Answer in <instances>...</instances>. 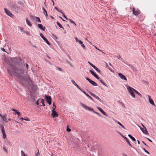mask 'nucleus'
<instances>
[{"mask_svg": "<svg viewBox=\"0 0 156 156\" xmlns=\"http://www.w3.org/2000/svg\"><path fill=\"white\" fill-rule=\"evenodd\" d=\"M10 67L13 70L14 76L20 80V83L23 86H26L31 83V80L28 76H23L20 75L24 73V70L18 68L12 64L10 65Z\"/></svg>", "mask_w": 156, "mask_h": 156, "instance_id": "f257e3e1", "label": "nucleus"}, {"mask_svg": "<svg viewBox=\"0 0 156 156\" xmlns=\"http://www.w3.org/2000/svg\"><path fill=\"white\" fill-rule=\"evenodd\" d=\"M80 105L82 106V107H83V108L87 110H89L90 111H92L93 113L97 114L99 116L101 117H102V116L101 115H100L99 113L98 112L94 111V109L93 108H90L88 107H87V106H86V105L83 104V103L80 102Z\"/></svg>", "mask_w": 156, "mask_h": 156, "instance_id": "f03ea898", "label": "nucleus"}, {"mask_svg": "<svg viewBox=\"0 0 156 156\" xmlns=\"http://www.w3.org/2000/svg\"><path fill=\"white\" fill-rule=\"evenodd\" d=\"M126 88L131 94V95L132 97L133 98H135V96L133 92H134V90H135L133 88L129 86H127Z\"/></svg>", "mask_w": 156, "mask_h": 156, "instance_id": "7ed1b4c3", "label": "nucleus"}, {"mask_svg": "<svg viewBox=\"0 0 156 156\" xmlns=\"http://www.w3.org/2000/svg\"><path fill=\"white\" fill-rule=\"evenodd\" d=\"M11 9V10H12L15 11L16 12H18L19 11V10L18 8H20V7H18L17 6V5L16 4H14L12 5L10 7Z\"/></svg>", "mask_w": 156, "mask_h": 156, "instance_id": "20e7f679", "label": "nucleus"}, {"mask_svg": "<svg viewBox=\"0 0 156 156\" xmlns=\"http://www.w3.org/2000/svg\"><path fill=\"white\" fill-rule=\"evenodd\" d=\"M52 110H51L52 112L51 113V115L53 118L57 117L58 116V114L57 112L55 110L56 109V107L55 108L52 107Z\"/></svg>", "mask_w": 156, "mask_h": 156, "instance_id": "39448f33", "label": "nucleus"}, {"mask_svg": "<svg viewBox=\"0 0 156 156\" xmlns=\"http://www.w3.org/2000/svg\"><path fill=\"white\" fill-rule=\"evenodd\" d=\"M45 98L46 99V102L48 104L50 105L51 103V98L50 96L47 95H45Z\"/></svg>", "mask_w": 156, "mask_h": 156, "instance_id": "423d86ee", "label": "nucleus"}, {"mask_svg": "<svg viewBox=\"0 0 156 156\" xmlns=\"http://www.w3.org/2000/svg\"><path fill=\"white\" fill-rule=\"evenodd\" d=\"M86 80H88V82L93 86H98V84L96 83H95L94 81L90 80L89 78L88 77H86Z\"/></svg>", "mask_w": 156, "mask_h": 156, "instance_id": "0eeeda50", "label": "nucleus"}, {"mask_svg": "<svg viewBox=\"0 0 156 156\" xmlns=\"http://www.w3.org/2000/svg\"><path fill=\"white\" fill-rule=\"evenodd\" d=\"M40 36L41 37V38L43 39V40L46 42V43L48 44L49 45L50 44V43L48 41V40L41 33H40Z\"/></svg>", "mask_w": 156, "mask_h": 156, "instance_id": "6e6552de", "label": "nucleus"}, {"mask_svg": "<svg viewBox=\"0 0 156 156\" xmlns=\"http://www.w3.org/2000/svg\"><path fill=\"white\" fill-rule=\"evenodd\" d=\"M139 126V127L140 129L146 135L148 134V132L147 130L146 127L142 128L140 126Z\"/></svg>", "mask_w": 156, "mask_h": 156, "instance_id": "1a4fd4ad", "label": "nucleus"}, {"mask_svg": "<svg viewBox=\"0 0 156 156\" xmlns=\"http://www.w3.org/2000/svg\"><path fill=\"white\" fill-rule=\"evenodd\" d=\"M5 12L6 14L8 16H9L10 17H12L14 16L11 13H10V12L8 10L6 9H4Z\"/></svg>", "mask_w": 156, "mask_h": 156, "instance_id": "9d476101", "label": "nucleus"}, {"mask_svg": "<svg viewBox=\"0 0 156 156\" xmlns=\"http://www.w3.org/2000/svg\"><path fill=\"white\" fill-rule=\"evenodd\" d=\"M133 14L135 15H137L139 14L140 13L139 10H137L136 11L134 8H133Z\"/></svg>", "mask_w": 156, "mask_h": 156, "instance_id": "9b49d317", "label": "nucleus"}, {"mask_svg": "<svg viewBox=\"0 0 156 156\" xmlns=\"http://www.w3.org/2000/svg\"><path fill=\"white\" fill-rule=\"evenodd\" d=\"M89 71L98 80L100 79V78L98 77V76L93 71L91 70H90Z\"/></svg>", "mask_w": 156, "mask_h": 156, "instance_id": "f8f14e48", "label": "nucleus"}, {"mask_svg": "<svg viewBox=\"0 0 156 156\" xmlns=\"http://www.w3.org/2000/svg\"><path fill=\"white\" fill-rule=\"evenodd\" d=\"M119 76L122 79L127 81V79L126 76L120 73H118Z\"/></svg>", "mask_w": 156, "mask_h": 156, "instance_id": "ddd939ff", "label": "nucleus"}, {"mask_svg": "<svg viewBox=\"0 0 156 156\" xmlns=\"http://www.w3.org/2000/svg\"><path fill=\"white\" fill-rule=\"evenodd\" d=\"M97 108L103 114L107 116L108 115L106 114V113L101 108L98 107H97Z\"/></svg>", "mask_w": 156, "mask_h": 156, "instance_id": "4468645a", "label": "nucleus"}, {"mask_svg": "<svg viewBox=\"0 0 156 156\" xmlns=\"http://www.w3.org/2000/svg\"><path fill=\"white\" fill-rule=\"evenodd\" d=\"M37 26L41 30L43 31L45 30V27H43V25L42 24H37Z\"/></svg>", "mask_w": 156, "mask_h": 156, "instance_id": "2eb2a0df", "label": "nucleus"}, {"mask_svg": "<svg viewBox=\"0 0 156 156\" xmlns=\"http://www.w3.org/2000/svg\"><path fill=\"white\" fill-rule=\"evenodd\" d=\"M0 128H1L2 132H5L4 127L3 124H0Z\"/></svg>", "mask_w": 156, "mask_h": 156, "instance_id": "dca6fc26", "label": "nucleus"}, {"mask_svg": "<svg viewBox=\"0 0 156 156\" xmlns=\"http://www.w3.org/2000/svg\"><path fill=\"white\" fill-rule=\"evenodd\" d=\"M82 92L89 99L91 100H93L92 98L88 94L86 93L85 91H82Z\"/></svg>", "mask_w": 156, "mask_h": 156, "instance_id": "f3484780", "label": "nucleus"}, {"mask_svg": "<svg viewBox=\"0 0 156 156\" xmlns=\"http://www.w3.org/2000/svg\"><path fill=\"white\" fill-rule=\"evenodd\" d=\"M1 118H2L3 121L7 123L8 122V121L6 119V116L5 115H3Z\"/></svg>", "mask_w": 156, "mask_h": 156, "instance_id": "a211bd4d", "label": "nucleus"}, {"mask_svg": "<svg viewBox=\"0 0 156 156\" xmlns=\"http://www.w3.org/2000/svg\"><path fill=\"white\" fill-rule=\"evenodd\" d=\"M124 139L126 141V142L131 147H132V145L130 144L128 139L127 137H124Z\"/></svg>", "mask_w": 156, "mask_h": 156, "instance_id": "6ab92c4d", "label": "nucleus"}, {"mask_svg": "<svg viewBox=\"0 0 156 156\" xmlns=\"http://www.w3.org/2000/svg\"><path fill=\"white\" fill-rule=\"evenodd\" d=\"M42 9L44 11V12H43L45 16L46 17H47L48 16V14L47 13V11H46V10H45V9L43 7H42Z\"/></svg>", "mask_w": 156, "mask_h": 156, "instance_id": "aec40b11", "label": "nucleus"}, {"mask_svg": "<svg viewBox=\"0 0 156 156\" xmlns=\"http://www.w3.org/2000/svg\"><path fill=\"white\" fill-rule=\"evenodd\" d=\"M90 94L92 96H93V97H94V98H96V99H99L98 98L99 97H98L95 94H93V93H90Z\"/></svg>", "mask_w": 156, "mask_h": 156, "instance_id": "412c9836", "label": "nucleus"}, {"mask_svg": "<svg viewBox=\"0 0 156 156\" xmlns=\"http://www.w3.org/2000/svg\"><path fill=\"white\" fill-rule=\"evenodd\" d=\"M26 21L27 22V23L28 25L30 26H31L32 25L31 23H30V21L28 20L27 18L26 19Z\"/></svg>", "mask_w": 156, "mask_h": 156, "instance_id": "4be33fe9", "label": "nucleus"}, {"mask_svg": "<svg viewBox=\"0 0 156 156\" xmlns=\"http://www.w3.org/2000/svg\"><path fill=\"white\" fill-rule=\"evenodd\" d=\"M134 92L136 93V94L138 95L140 97H142L141 94L139 92H138L136 90H134Z\"/></svg>", "mask_w": 156, "mask_h": 156, "instance_id": "5701e85b", "label": "nucleus"}, {"mask_svg": "<svg viewBox=\"0 0 156 156\" xmlns=\"http://www.w3.org/2000/svg\"><path fill=\"white\" fill-rule=\"evenodd\" d=\"M149 102L151 105H154V102L152 99L149 100Z\"/></svg>", "mask_w": 156, "mask_h": 156, "instance_id": "b1692460", "label": "nucleus"}, {"mask_svg": "<svg viewBox=\"0 0 156 156\" xmlns=\"http://www.w3.org/2000/svg\"><path fill=\"white\" fill-rule=\"evenodd\" d=\"M57 24L60 28H62L63 29H64V28L63 27L61 24L58 22H57Z\"/></svg>", "mask_w": 156, "mask_h": 156, "instance_id": "393cba45", "label": "nucleus"}, {"mask_svg": "<svg viewBox=\"0 0 156 156\" xmlns=\"http://www.w3.org/2000/svg\"><path fill=\"white\" fill-rule=\"evenodd\" d=\"M68 20H69L70 22V23H71L73 24L74 25H75V26H76V24L73 20H71L70 19H69Z\"/></svg>", "mask_w": 156, "mask_h": 156, "instance_id": "a878e982", "label": "nucleus"}, {"mask_svg": "<svg viewBox=\"0 0 156 156\" xmlns=\"http://www.w3.org/2000/svg\"><path fill=\"white\" fill-rule=\"evenodd\" d=\"M71 81L72 82V83L75 85L76 87H77L78 85L76 83L75 81L73 80H71Z\"/></svg>", "mask_w": 156, "mask_h": 156, "instance_id": "bb28decb", "label": "nucleus"}, {"mask_svg": "<svg viewBox=\"0 0 156 156\" xmlns=\"http://www.w3.org/2000/svg\"><path fill=\"white\" fill-rule=\"evenodd\" d=\"M117 123L119 124L120 126L122 127L123 128L125 129H126V128L125 127L119 122H117Z\"/></svg>", "mask_w": 156, "mask_h": 156, "instance_id": "cd10ccee", "label": "nucleus"}, {"mask_svg": "<svg viewBox=\"0 0 156 156\" xmlns=\"http://www.w3.org/2000/svg\"><path fill=\"white\" fill-rule=\"evenodd\" d=\"M20 119L22 120V121H23V120H25L26 121H30V119L29 118H27V119L23 118L21 117L20 118Z\"/></svg>", "mask_w": 156, "mask_h": 156, "instance_id": "c85d7f7f", "label": "nucleus"}, {"mask_svg": "<svg viewBox=\"0 0 156 156\" xmlns=\"http://www.w3.org/2000/svg\"><path fill=\"white\" fill-rule=\"evenodd\" d=\"M18 4L19 5H24L23 3L20 1H18Z\"/></svg>", "mask_w": 156, "mask_h": 156, "instance_id": "c756f323", "label": "nucleus"}, {"mask_svg": "<svg viewBox=\"0 0 156 156\" xmlns=\"http://www.w3.org/2000/svg\"><path fill=\"white\" fill-rule=\"evenodd\" d=\"M36 21H38L39 23H41V21L40 20L39 17H36Z\"/></svg>", "mask_w": 156, "mask_h": 156, "instance_id": "7c9ffc66", "label": "nucleus"}, {"mask_svg": "<svg viewBox=\"0 0 156 156\" xmlns=\"http://www.w3.org/2000/svg\"><path fill=\"white\" fill-rule=\"evenodd\" d=\"M2 135H3V137L4 139H5L6 136V135L5 133V132H2Z\"/></svg>", "mask_w": 156, "mask_h": 156, "instance_id": "2f4dec72", "label": "nucleus"}, {"mask_svg": "<svg viewBox=\"0 0 156 156\" xmlns=\"http://www.w3.org/2000/svg\"><path fill=\"white\" fill-rule=\"evenodd\" d=\"M11 110L13 111L14 112H15L16 114H17V112H19L18 111L14 108H12L11 109Z\"/></svg>", "mask_w": 156, "mask_h": 156, "instance_id": "473e14b6", "label": "nucleus"}, {"mask_svg": "<svg viewBox=\"0 0 156 156\" xmlns=\"http://www.w3.org/2000/svg\"><path fill=\"white\" fill-rule=\"evenodd\" d=\"M21 154L22 156H27V155H26L24 153V152L23 151H21Z\"/></svg>", "mask_w": 156, "mask_h": 156, "instance_id": "72a5a7b5", "label": "nucleus"}, {"mask_svg": "<svg viewBox=\"0 0 156 156\" xmlns=\"http://www.w3.org/2000/svg\"><path fill=\"white\" fill-rule=\"evenodd\" d=\"M142 149L143 150H144V151L146 153H147V154H150V153H149V152L147 151L146 150V149L144 148H142Z\"/></svg>", "mask_w": 156, "mask_h": 156, "instance_id": "f704fd0d", "label": "nucleus"}, {"mask_svg": "<svg viewBox=\"0 0 156 156\" xmlns=\"http://www.w3.org/2000/svg\"><path fill=\"white\" fill-rule=\"evenodd\" d=\"M7 72L10 75L12 76V74H11V72H10V70L9 69H7Z\"/></svg>", "mask_w": 156, "mask_h": 156, "instance_id": "c9c22d12", "label": "nucleus"}, {"mask_svg": "<svg viewBox=\"0 0 156 156\" xmlns=\"http://www.w3.org/2000/svg\"><path fill=\"white\" fill-rule=\"evenodd\" d=\"M41 103H42V104L43 105V106H45V104L44 103V100L43 99H41Z\"/></svg>", "mask_w": 156, "mask_h": 156, "instance_id": "e433bc0d", "label": "nucleus"}, {"mask_svg": "<svg viewBox=\"0 0 156 156\" xmlns=\"http://www.w3.org/2000/svg\"><path fill=\"white\" fill-rule=\"evenodd\" d=\"M24 33L25 32V33H26V34L28 35H30V33L28 31H24Z\"/></svg>", "mask_w": 156, "mask_h": 156, "instance_id": "4c0bfd02", "label": "nucleus"}, {"mask_svg": "<svg viewBox=\"0 0 156 156\" xmlns=\"http://www.w3.org/2000/svg\"><path fill=\"white\" fill-rule=\"evenodd\" d=\"M66 130H67V131L69 132L71 131V129H70L69 128L68 126H67Z\"/></svg>", "mask_w": 156, "mask_h": 156, "instance_id": "58836bf2", "label": "nucleus"}, {"mask_svg": "<svg viewBox=\"0 0 156 156\" xmlns=\"http://www.w3.org/2000/svg\"><path fill=\"white\" fill-rule=\"evenodd\" d=\"M133 141H136V139H135V138L133 137V136H132V137H131V138H130Z\"/></svg>", "mask_w": 156, "mask_h": 156, "instance_id": "ea45409f", "label": "nucleus"}, {"mask_svg": "<svg viewBox=\"0 0 156 156\" xmlns=\"http://www.w3.org/2000/svg\"><path fill=\"white\" fill-rule=\"evenodd\" d=\"M62 15H63V17L67 20H68L69 19H68L66 17V15H65V14L63 13Z\"/></svg>", "mask_w": 156, "mask_h": 156, "instance_id": "a19ab883", "label": "nucleus"}, {"mask_svg": "<svg viewBox=\"0 0 156 156\" xmlns=\"http://www.w3.org/2000/svg\"><path fill=\"white\" fill-rule=\"evenodd\" d=\"M81 46L84 49H86V47H85V46H84V44H83V43L81 44Z\"/></svg>", "mask_w": 156, "mask_h": 156, "instance_id": "79ce46f5", "label": "nucleus"}, {"mask_svg": "<svg viewBox=\"0 0 156 156\" xmlns=\"http://www.w3.org/2000/svg\"><path fill=\"white\" fill-rule=\"evenodd\" d=\"M56 68H57L59 71H62L61 68L58 67H57Z\"/></svg>", "mask_w": 156, "mask_h": 156, "instance_id": "37998d69", "label": "nucleus"}, {"mask_svg": "<svg viewBox=\"0 0 156 156\" xmlns=\"http://www.w3.org/2000/svg\"><path fill=\"white\" fill-rule=\"evenodd\" d=\"M95 70L96 71H97L99 73H100V72H101L100 70L98 68H97Z\"/></svg>", "mask_w": 156, "mask_h": 156, "instance_id": "c03bdc74", "label": "nucleus"}, {"mask_svg": "<svg viewBox=\"0 0 156 156\" xmlns=\"http://www.w3.org/2000/svg\"><path fill=\"white\" fill-rule=\"evenodd\" d=\"M118 133L119 134H120V135L123 138H124V137H125V136H123L122 134H121V133L120 132H118Z\"/></svg>", "mask_w": 156, "mask_h": 156, "instance_id": "a18cd8bd", "label": "nucleus"}, {"mask_svg": "<svg viewBox=\"0 0 156 156\" xmlns=\"http://www.w3.org/2000/svg\"><path fill=\"white\" fill-rule=\"evenodd\" d=\"M78 42L80 44H83V42L80 40Z\"/></svg>", "mask_w": 156, "mask_h": 156, "instance_id": "49530a36", "label": "nucleus"}, {"mask_svg": "<svg viewBox=\"0 0 156 156\" xmlns=\"http://www.w3.org/2000/svg\"><path fill=\"white\" fill-rule=\"evenodd\" d=\"M88 63L91 66H92V67H93V66H94V65H93L90 62H88Z\"/></svg>", "mask_w": 156, "mask_h": 156, "instance_id": "de8ad7c7", "label": "nucleus"}, {"mask_svg": "<svg viewBox=\"0 0 156 156\" xmlns=\"http://www.w3.org/2000/svg\"><path fill=\"white\" fill-rule=\"evenodd\" d=\"M58 12H60L61 13H62V14H63V12H62V11L61 10H60V9H58V10H57Z\"/></svg>", "mask_w": 156, "mask_h": 156, "instance_id": "09e8293b", "label": "nucleus"}, {"mask_svg": "<svg viewBox=\"0 0 156 156\" xmlns=\"http://www.w3.org/2000/svg\"><path fill=\"white\" fill-rule=\"evenodd\" d=\"M17 114L18 115V117H19V116H21V114L20 112H18Z\"/></svg>", "mask_w": 156, "mask_h": 156, "instance_id": "8fccbe9b", "label": "nucleus"}, {"mask_svg": "<svg viewBox=\"0 0 156 156\" xmlns=\"http://www.w3.org/2000/svg\"><path fill=\"white\" fill-rule=\"evenodd\" d=\"M36 155L37 156H39L40 155V154L39 152V151L38 150V152H37V153L36 154Z\"/></svg>", "mask_w": 156, "mask_h": 156, "instance_id": "3c124183", "label": "nucleus"}, {"mask_svg": "<svg viewBox=\"0 0 156 156\" xmlns=\"http://www.w3.org/2000/svg\"><path fill=\"white\" fill-rule=\"evenodd\" d=\"M103 85H105V86H106L107 87H108V86H107V85H106L105 83L104 82L102 83H101Z\"/></svg>", "mask_w": 156, "mask_h": 156, "instance_id": "603ef678", "label": "nucleus"}, {"mask_svg": "<svg viewBox=\"0 0 156 156\" xmlns=\"http://www.w3.org/2000/svg\"><path fill=\"white\" fill-rule=\"evenodd\" d=\"M3 150H4L6 152H7V150L5 148V147H4L3 148Z\"/></svg>", "mask_w": 156, "mask_h": 156, "instance_id": "864d4df0", "label": "nucleus"}, {"mask_svg": "<svg viewBox=\"0 0 156 156\" xmlns=\"http://www.w3.org/2000/svg\"><path fill=\"white\" fill-rule=\"evenodd\" d=\"M142 142L143 143V144L145 145H146V146H147V147H149V146L147 145L145 143V142L144 141H142Z\"/></svg>", "mask_w": 156, "mask_h": 156, "instance_id": "5fc2aeb1", "label": "nucleus"}, {"mask_svg": "<svg viewBox=\"0 0 156 156\" xmlns=\"http://www.w3.org/2000/svg\"><path fill=\"white\" fill-rule=\"evenodd\" d=\"M1 50L3 51L4 52H6V51H5V49H4V48H1Z\"/></svg>", "mask_w": 156, "mask_h": 156, "instance_id": "6e6d98bb", "label": "nucleus"}, {"mask_svg": "<svg viewBox=\"0 0 156 156\" xmlns=\"http://www.w3.org/2000/svg\"><path fill=\"white\" fill-rule=\"evenodd\" d=\"M94 47L96 49L98 50H99L100 51H101L97 47H96V46H94Z\"/></svg>", "mask_w": 156, "mask_h": 156, "instance_id": "4d7b16f0", "label": "nucleus"}, {"mask_svg": "<svg viewBox=\"0 0 156 156\" xmlns=\"http://www.w3.org/2000/svg\"><path fill=\"white\" fill-rule=\"evenodd\" d=\"M30 17L31 19H34V16L32 15H31L30 16Z\"/></svg>", "mask_w": 156, "mask_h": 156, "instance_id": "13d9d810", "label": "nucleus"}, {"mask_svg": "<svg viewBox=\"0 0 156 156\" xmlns=\"http://www.w3.org/2000/svg\"><path fill=\"white\" fill-rule=\"evenodd\" d=\"M75 39L76 40V42H78L80 40H78V39L76 37H75Z\"/></svg>", "mask_w": 156, "mask_h": 156, "instance_id": "bf43d9fd", "label": "nucleus"}, {"mask_svg": "<svg viewBox=\"0 0 156 156\" xmlns=\"http://www.w3.org/2000/svg\"><path fill=\"white\" fill-rule=\"evenodd\" d=\"M98 98L99 99H97V100L99 101L100 102H101V100L99 97H98Z\"/></svg>", "mask_w": 156, "mask_h": 156, "instance_id": "052dcab7", "label": "nucleus"}, {"mask_svg": "<svg viewBox=\"0 0 156 156\" xmlns=\"http://www.w3.org/2000/svg\"><path fill=\"white\" fill-rule=\"evenodd\" d=\"M26 67L27 68V69H28V67H29V65H28L27 64H26Z\"/></svg>", "mask_w": 156, "mask_h": 156, "instance_id": "680f3d73", "label": "nucleus"}, {"mask_svg": "<svg viewBox=\"0 0 156 156\" xmlns=\"http://www.w3.org/2000/svg\"><path fill=\"white\" fill-rule=\"evenodd\" d=\"M128 136H129V137L130 138H131V137H132V136L131 135H130V134H128Z\"/></svg>", "mask_w": 156, "mask_h": 156, "instance_id": "e2e57ef3", "label": "nucleus"}, {"mask_svg": "<svg viewBox=\"0 0 156 156\" xmlns=\"http://www.w3.org/2000/svg\"><path fill=\"white\" fill-rule=\"evenodd\" d=\"M19 27L20 28V29L21 30H23V28L22 27H20L19 26Z\"/></svg>", "mask_w": 156, "mask_h": 156, "instance_id": "0e129e2a", "label": "nucleus"}, {"mask_svg": "<svg viewBox=\"0 0 156 156\" xmlns=\"http://www.w3.org/2000/svg\"><path fill=\"white\" fill-rule=\"evenodd\" d=\"M93 67L95 70L97 68L94 65L93 66Z\"/></svg>", "mask_w": 156, "mask_h": 156, "instance_id": "69168bd1", "label": "nucleus"}, {"mask_svg": "<svg viewBox=\"0 0 156 156\" xmlns=\"http://www.w3.org/2000/svg\"><path fill=\"white\" fill-rule=\"evenodd\" d=\"M147 140H148L149 141H150V142H152V141L150 139H149V138H147Z\"/></svg>", "mask_w": 156, "mask_h": 156, "instance_id": "338daca9", "label": "nucleus"}, {"mask_svg": "<svg viewBox=\"0 0 156 156\" xmlns=\"http://www.w3.org/2000/svg\"><path fill=\"white\" fill-rule=\"evenodd\" d=\"M101 82V83H102L103 82H104L103 81V80L101 79H100V80Z\"/></svg>", "mask_w": 156, "mask_h": 156, "instance_id": "774afa93", "label": "nucleus"}]
</instances>
